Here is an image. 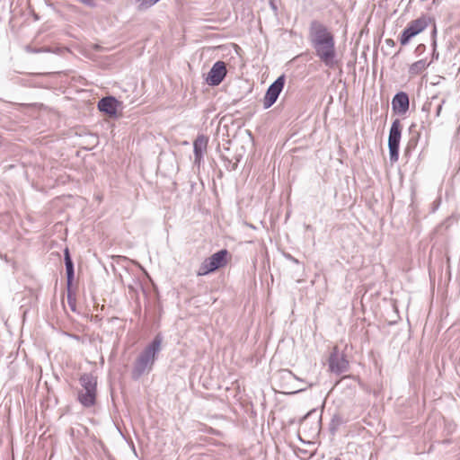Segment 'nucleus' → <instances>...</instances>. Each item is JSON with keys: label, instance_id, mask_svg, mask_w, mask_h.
Instances as JSON below:
<instances>
[{"label": "nucleus", "instance_id": "18", "mask_svg": "<svg viewBox=\"0 0 460 460\" xmlns=\"http://www.w3.org/2000/svg\"><path fill=\"white\" fill-rule=\"evenodd\" d=\"M385 44H386V45H388V46H390V47H394L395 43H394V40H392V39H386V40H385Z\"/></svg>", "mask_w": 460, "mask_h": 460}, {"label": "nucleus", "instance_id": "22", "mask_svg": "<svg viewBox=\"0 0 460 460\" xmlns=\"http://www.w3.org/2000/svg\"><path fill=\"white\" fill-rule=\"evenodd\" d=\"M285 374L292 376V373L290 371H285Z\"/></svg>", "mask_w": 460, "mask_h": 460}, {"label": "nucleus", "instance_id": "12", "mask_svg": "<svg viewBox=\"0 0 460 460\" xmlns=\"http://www.w3.org/2000/svg\"><path fill=\"white\" fill-rule=\"evenodd\" d=\"M208 143V137L199 135L193 142L194 164L199 166Z\"/></svg>", "mask_w": 460, "mask_h": 460}, {"label": "nucleus", "instance_id": "2", "mask_svg": "<svg viewBox=\"0 0 460 460\" xmlns=\"http://www.w3.org/2000/svg\"><path fill=\"white\" fill-rule=\"evenodd\" d=\"M163 337L157 334L154 340L139 353L132 369L133 379H138L153 369L155 359L161 351Z\"/></svg>", "mask_w": 460, "mask_h": 460}, {"label": "nucleus", "instance_id": "16", "mask_svg": "<svg viewBox=\"0 0 460 460\" xmlns=\"http://www.w3.org/2000/svg\"><path fill=\"white\" fill-rule=\"evenodd\" d=\"M313 433H318L319 432V429H320V420H317L314 424V427H313Z\"/></svg>", "mask_w": 460, "mask_h": 460}, {"label": "nucleus", "instance_id": "11", "mask_svg": "<svg viewBox=\"0 0 460 460\" xmlns=\"http://www.w3.org/2000/svg\"><path fill=\"white\" fill-rule=\"evenodd\" d=\"M409 96L404 92L397 93L392 100L393 111L400 115L405 114L409 110Z\"/></svg>", "mask_w": 460, "mask_h": 460}, {"label": "nucleus", "instance_id": "1", "mask_svg": "<svg viewBox=\"0 0 460 460\" xmlns=\"http://www.w3.org/2000/svg\"><path fill=\"white\" fill-rule=\"evenodd\" d=\"M309 40L320 61L328 68H334L338 65L335 40L328 28L317 21H313L309 29Z\"/></svg>", "mask_w": 460, "mask_h": 460}, {"label": "nucleus", "instance_id": "19", "mask_svg": "<svg viewBox=\"0 0 460 460\" xmlns=\"http://www.w3.org/2000/svg\"><path fill=\"white\" fill-rule=\"evenodd\" d=\"M277 0H270V6L271 8L274 10V11H277L278 7L276 5V2Z\"/></svg>", "mask_w": 460, "mask_h": 460}, {"label": "nucleus", "instance_id": "17", "mask_svg": "<svg viewBox=\"0 0 460 460\" xmlns=\"http://www.w3.org/2000/svg\"><path fill=\"white\" fill-rule=\"evenodd\" d=\"M415 145H416V141L415 140H410L409 143H408L406 150L408 151L411 147H414Z\"/></svg>", "mask_w": 460, "mask_h": 460}, {"label": "nucleus", "instance_id": "10", "mask_svg": "<svg viewBox=\"0 0 460 460\" xmlns=\"http://www.w3.org/2000/svg\"><path fill=\"white\" fill-rule=\"evenodd\" d=\"M64 255H65V265H66V282H67V288H68L67 303H68L71 310L75 311V299L72 296V295L70 293V286H71L73 279H74V263L70 257L69 250L67 248L65 249Z\"/></svg>", "mask_w": 460, "mask_h": 460}, {"label": "nucleus", "instance_id": "23", "mask_svg": "<svg viewBox=\"0 0 460 460\" xmlns=\"http://www.w3.org/2000/svg\"><path fill=\"white\" fill-rule=\"evenodd\" d=\"M334 460H341V459H339V458H335Z\"/></svg>", "mask_w": 460, "mask_h": 460}, {"label": "nucleus", "instance_id": "9", "mask_svg": "<svg viewBox=\"0 0 460 460\" xmlns=\"http://www.w3.org/2000/svg\"><path fill=\"white\" fill-rule=\"evenodd\" d=\"M227 73L224 61H217L209 70L206 82L211 86H217L222 83Z\"/></svg>", "mask_w": 460, "mask_h": 460}, {"label": "nucleus", "instance_id": "7", "mask_svg": "<svg viewBox=\"0 0 460 460\" xmlns=\"http://www.w3.org/2000/svg\"><path fill=\"white\" fill-rule=\"evenodd\" d=\"M427 26L428 23L424 18L416 19L411 22L401 34V44L403 46L408 44L411 38L423 31Z\"/></svg>", "mask_w": 460, "mask_h": 460}, {"label": "nucleus", "instance_id": "14", "mask_svg": "<svg viewBox=\"0 0 460 460\" xmlns=\"http://www.w3.org/2000/svg\"><path fill=\"white\" fill-rule=\"evenodd\" d=\"M429 66V63L426 59H420L410 66L408 73L411 77L416 76L422 73Z\"/></svg>", "mask_w": 460, "mask_h": 460}, {"label": "nucleus", "instance_id": "8", "mask_svg": "<svg viewBox=\"0 0 460 460\" xmlns=\"http://www.w3.org/2000/svg\"><path fill=\"white\" fill-rule=\"evenodd\" d=\"M285 84L284 75L278 77L268 88L263 100L264 109H269L277 101Z\"/></svg>", "mask_w": 460, "mask_h": 460}, {"label": "nucleus", "instance_id": "13", "mask_svg": "<svg viewBox=\"0 0 460 460\" xmlns=\"http://www.w3.org/2000/svg\"><path fill=\"white\" fill-rule=\"evenodd\" d=\"M121 105V102H119L113 96H107L102 98L98 102V109L108 114L109 116H115L117 113L118 108Z\"/></svg>", "mask_w": 460, "mask_h": 460}, {"label": "nucleus", "instance_id": "20", "mask_svg": "<svg viewBox=\"0 0 460 460\" xmlns=\"http://www.w3.org/2000/svg\"><path fill=\"white\" fill-rule=\"evenodd\" d=\"M287 258H288V260H290V261H291L292 262H294V263H296V264H297V263H299L298 260H297V259H296V258H294V257H293V256H291L290 254H288V255L287 256Z\"/></svg>", "mask_w": 460, "mask_h": 460}, {"label": "nucleus", "instance_id": "4", "mask_svg": "<svg viewBox=\"0 0 460 460\" xmlns=\"http://www.w3.org/2000/svg\"><path fill=\"white\" fill-rule=\"evenodd\" d=\"M227 253L228 252L226 249H223L215 252L210 257L205 259L204 261L200 264L197 271V275L205 276L226 265Z\"/></svg>", "mask_w": 460, "mask_h": 460}, {"label": "nucleus", "instance_id": "6", "mask_svg": "<svg viewBox=\"0 0 460 460\" xmlns=\"http://www.w3.org/2000/svg\"><path fill=\"white\" fill-rule=\"evenodd\" d=\"M329 369L332 373L341 375L349 370V363L344 353L340 352L338 347H334L328 359Z\"/></svg>", "mask_w": 460, "mask_h": 460}, {"label": "nucleus", "instance_id": "5", "mask_svg": "<svg viewBox=\"0 0 460 460\" xmlns=\"http://www.w3.org/2000/svg\"><path fill=\"white\" fill-rule=\"evenodd\" d=\"M401 123L399 119L393 121L388 137L389 159L392 164L399 159V146L401 140Z\"/></svg>", "mask_w": 460, "mask_h": 460}, {"label": "nucleus", "instance_id": "21", "mask_svg": "<svg viewBox=\"0 0 460 460\" xmlns=\"http://www.w3.org/2000/svg\"><path fill=\"white\" fill-rule=\"evenodd\" d=\"M441 110H442V104H440V105H438V109H437V116H439Z\"/></svg>", "mask_w": 460, "mask_h": 460}, {"label": "nucleus", "instance_id": "3", "mask_svg": "<svg viewBox=\"0 0 460 460\" xmlns=\"http://www.w3.org/2000/svg\"><path fill=\"white\" fill-rule=\"evenodd\" d=\"M82 389L78 391L77 400L85 408L93 407L96 402L97 378L92 374L84 373L79 378Z\"/></svg>", "mask_w": 460, "mask_h": 460}, {"label": "nucleus", "instance_id": "15", "mask_svg": "<svg viewBox=\"0 0 460 460\" xmlns=\"http://www.w3.org/2000/svg\"><path fill=\"white\" fill-rule=\"evenodd\" d=\"M311 415H312V412L308 413V414L305 417V419L303 420V421H302V423H301V428H302L303 429H306V426H307V424H308V421H309V419H310Z\"/></svg>", "mask_w": 460, "mask_h": 460}]
</instances>
